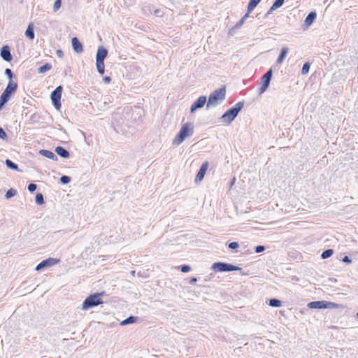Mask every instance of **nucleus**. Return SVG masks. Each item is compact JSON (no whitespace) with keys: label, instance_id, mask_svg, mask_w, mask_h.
Listing matches in <instances>:
<instances>
[{"label":"nucleus","instance_id":"a19ab883","mask_svg":"<svg viewBox=\"0 0 358 358\" xmlns=\"http://www.w3.org/2000/svg\"><path fill=\"white\" fill-rule=\"evenodd\" d=\"M248 14L249 13L247 12V13L245 15V16L240 20V22L238 23L239 25H241L244 22V20L248 16Z\"/></svg>","mask_w":358,"mask_h":358},{"label":"nucleus","instance_id":"37998d69","mask_svg":"<svg viewBox=\"0 0 358 358\" xmlns=\"http://www.w3.org/2000/svg\"><path fill=\"white\" fill-rule=\"evenodd\" d=\"M103 80L106 83H109L110 82L111 79L109 76H106L103 78Z\"/></svg>","mask_w":358,"mask_h":358},{"label":"nucleus","instance_id":"49530a36","mask_svg":"<svg viewBox=\"0 0 358 358\" xmlns=\"http://www.w3.org/2000/svg\"><path fill=\"white\" fill-rule=\"evenodd\" d=\"M196 278H192V279H191V281H190V282H191V283H192V282H196Z\"/></svg>","mask_w":358,"mask_h":358},{"label":"nucleus","instance_id":"412c9836","mask_svg":"<svg viewBox=\"0 0 358 358\" xmlns=\"http://www.w3.org/2000/svg\"><path fill=\"white\" fill-rule=\"evenodd\" d=\"M261 1V0H250L248 5V13H250Z\"/></svg>","mask_w":358,"mask_h":358},{"label":"nucleus","instance_id":"72a5a7b5","mask_svg":"<svg viewBox=\"0 0 358 358\" xmlns=\"http://www.w3.org/2000/svg\"><path fill=\"white\" fill-rule=\"evenodd\" d=\"M60 181L63 184H67L70 182V178L69 176H64L61 177Z\"/></svg>","mask_w":358,"mask_h":358},{"label":"nucleus","instance_id":"20e7f679","mask_svg":"<svg viewBox=\"0 0 358 358\" xmlns=\"http://www.w3.org/2000/svg\"><path fill=\"white\" fill-rule=\"evenodd\" d=\"M243 103L238 102L236 106L228 110L222 116V119L227 123H230L238 115V112L243 108Z\"/></svg>","mask_w":358,"mask_h":358},{"label":"nucleus","instance_id":"c9c22d12","mask_svg":"<svg viewBox=\"0 0 358 358\" xmlns=\"http://www.w3.org/2000/svg\"><path fill=\"white\" fill-rule=\"evenodd\" d=\"M36 185L31 183L28 185V189L29 192H33L36 189Z\"/></svg>","mask_w":358,"mask_h":358},{"label":"nucleus","instance_id":"39448f33","mask_svg":"<svg viewBox=\"0 0 358 358\" xmlns=\"http://www.w3.org/2000/svg\"><path fill=\"white\" fill-rule=\"evenodd\" d=\"M192 133V127H191V124L189 123L185 124L178 136L176 137L174 142L179 145L180 144L186 137L190 136Z\"/></svg>","mask_w":358,"mask_h":358},{"label":"nucleus","instance_id":"473e14b6","mask_svg":"<svg viewBox=\"0 0 358 358\" xmlns=\"http://www.w3.org/2000/svg\"><path fill=\"white\" fill-rule=\"evenodd\" d=\"M10 96L11 95H10L9 94H8V93H6V92L3 91V92L1 95L0 98L3 99L4 101L7 102L8 101L9 98L10 97Z\"/></svg>","mask_w":358,"mask_h":358},{"label":"nucleus","instance_id":"e433bc0d","mask_svg":"<svg viewBox=\"0 0 358 358\" xmlns=\"http://www.w3.org/2000/svg\"><path fill=\"white\" fill-rule=\"evenodd\" d=\"M229 247L231 249H236L238 248V244L236 242H231L229 244Z\"/></svg>","mask_w":358,"mask_h":358},{"label":"nucleus","instance_id":"a878e982","mask_svg":"<svg viewBox=\"0 0 358 358\" xmlns=\"http://www.w3.org/2000/svg\"><path fill=\"white\" fill-rule=\"evenodd\" d=\"M333 252H334V251L331 249L326 250L325 251H324L322 253L321 257L322 259H327V258L331 257L333 255Z\"/></svg>","mask_w":358,"mask_h":358},{"label":"nucleus","instance_id":"8fccbe9b","mask_svg":"<svg viewBox=\"0 0 358 358\" xmlns=\"http://www.w3.org/2000/svg\"><path fill=\"white\" fill-rule=\"evenodd\" d=\"M357 316H358V313H357Z\"/></svg>","mask_w":358,"mask_h":358},{"label":"nucleus","instance_id":"f3484780","mask_svg":"<svg viewBox=\"0 0 358 358\" xmlns=\"http://www.w3.org/2000/svg\"><path fill=\"white\" fill-rule=\"evenodd\" d=\"M55 152H57V155H59V156H61L64 158H67L69 157V152L63 148L62 147H60V146L57 147L55 149Z\"/></svg>","mask_w":358,"mask_h":358},{"label":"nucleus","instance_id":"4c0bfd02","mask_svg":"<svg viewBox=\"0 0 358 358\" xmlns=\"http://www.w3.org/2000/svg\"><path fill=\"white\" fill-rule=\"evenodd\" d=\"M6 137H7V135H6V132L1 127H0V138L2 139H4Z\"/></svg>","mask_w":358,"mask_h":358},{"label":"nucleus","instance_id":"393cba45","mask_svg":"<svg viewBox=\"0 0 358 358\" xmlns=\"http://www.w3.org/2000/svg\"><path fill=\"white\" fill-rule=\"evenodd\" d=\"M284 1L285 0H275V1L273 3L272 6L271 7L270 10H275L276 8L280 7L283 4Z\"/></svg>","mask_w":358,"mask_h":358},{"label":"nucleus","instance_id":"423d86ee","mask_svg":"<svg viewBox=\"0 0 358 358\" xmlns=\"http://www.w3.org/2000/svg\"><path fill=\"white\" fill-rule=\"evenodd\" d=\"M272 76V70L267 71L261 78L259 94L264 93L268 88Z\"/></svg>","mask_w":358,"mask_h":358},{"label":"nucleus","instance_id":"79ce46f5","mask_svg":"<svg viewBox=\"0 0 358 358\" xmlns=\"http://www.w3.org/2000/svg\"><path fill=\"white\" fill-rule=\"evenodd\" d=\"M343 262H346V263H350L351 260H350V259L348 256H345L343 258Z\"/></svg>","mask_w":358,"mask_h":358},{"label":"nucleus","instance_id":"f03ea898","mask_svg":"<svg viewBox=\"0 0 358 358\" xmlns=\"http://www.w3.org/2000/svg\"><path fill=\"white\" fill-rule=\"evenodd\" d=\"M101 294L100 293L90 295L83 303L82 308L87 310L90 308L102 304L103 301L101 298Z\"/></svg>","mask_w":358,"mask_h":358},{"label":"nucleus","instance_id":"9d476101","mask_svg":"<svg viewBox=\"0 0 358 358\" xmlns=\"http://www.w3.org/2000/svg\"><path fill=\"white\" fill-rule=\"evenodd\" d=\"M59 262V260L53 259V258H49L45 260L42 261L36 268V271H39L43 268L53 266Z\"/></svg>","mask_w":358,"mask_h":358},{"label":"nucleus","instance_id":"09e8293b","mask_svg":"<svg viewBox=\"0 0 358 358\" xmlns=\"http://www.w3.org/2000/svg\"><path fill=\"white\" fill-rule=\"evenodd\" d=\"M1 108V107H0V109Z\"/></svg>","mask_w":358,"mask_h":358},{"label":"nucleus","instance_id":"bb28decb","mask_svg":"<svg viewBox=\"0 0 358 358\" xmlns=\"http://www.w3.org/2000/svg\"><path fill=\"white\" fill-rule=\"evenodd\" d=\"M136 317L131 316V317L127 318L126 320H123L122 322H121V325H126L128 324H131V323L136 322Z\"/></svg>","mask_w":358,"mask_h":358},{"label":"nucleus","instance_id":"dca6fc26","mask_svg":"<svg viewBox=\"0 0 358 358\" xmlns=\"http://www.w3.org/2000/svg\"><path fill=\"white\" fill-rule=\"evenodd\" d=\"M316 13L315 12H311L310 13L308 16L306 17L305 20V24L306 26H310L315 20L316 18Z\"/></svg>","mask_w":358,"mask_h":358},{"label":"nucleus","instance_id":"b1692460","mask_svg":"<svg viewBox=\"0 0 358 358\" xmlns=\"http://www.w3.org/2000/svg\"><path fill=\"white\" fill-rule=\"evenodd\" d=\"M269 305L273 307H280L282 305V303L280 300L276 299H272L269 301Z\"/></svg>","mask_w":358,"mask_h":358},{"label":"nucleus","instance_id":"0eeeda50","mask_svg":"<svg viewBox=\"0 0 358 358\" xmlns=\"http://www.w3.org/2000/svg\"><path fill=\"white\" fill-rule=\"evenodd\" d=\"M212 267L215 271H233L238 269L236 266L223 262L215 263Z\"/></svg>","mask_w":358,"mask_h":358},{"label":"nucleus","instance_id":"ea45409f","mask_svg":"<svg viewBox=\"0 0 358 358\" xmlns=\"http://www.w3.org/2000/svg\"><path fill=\"white\" fill-rule=\"evenodd\" d=\"M264 246L259 245V246H257L256 248L255 251H256V252L259 253V252H261L264 251Z\"/></svg>","mask_w":358,"mask_h":358},{"label":"nucleus","instance_id":"ddd939ff","mask_svg":"<svg viewBox=\"0 0 358 358\" xmlns=\"http://www.w3.org/2000/svg\"><path fill=\"white\" fill-rule=\"evenodd\" d=\"M1 56L6 62H10L12 60V56L8 46H4L2 48L1 51Z\"/></svg>","mask_w":358,"mask_h":358},{"label":"nucleus","instance_id":"a211bd4d","mask_svg":"<svg viewBox=\"0 0 358 358\" xmlns=\"http://www.w3.org/2000/svg\"><path fill=\"white\" fill-rule=\"evenodd\" d=\"M40 153L48 159H51L53 160H56L57 159V156L52 152H51L50 150H41L40 151Z\"/></svg>","mask_w":358,"mask_h":358},{"label":"nucleus","instance_id":"9b49d317","mask_svg":"<svg viewBox=\"0 0 358 358\" xmlns=\"http://www.w3.org/2000/svg\"><path fill=\"white\" fill-rule=\"evenodd\" d=\"M206 102V97L201 96L194 101L191 106V112H194L195 110L199 108H202Z\"/></svg>","mask_w":358,"mask_h":358},{"label":"nucleus","instance_id":"7c9ffc66","mask_svg":"<svg viewBox=\"0 0 358 358\" xmlns=\"http://www.w3.org/2000/svg\"><path fill=\"white\" fill-rule=\"evenodd\" d=\"M61 4H62V1L61 0H56L55 3H54V6H53V10L55 12L57 11L60 7H61Z\"/></svg>","mask_w":358,"mask_h":358},{"label":"nucleus","instance_id":"1a4fd4ad","mask_svg":"<svg viewBox=\"0 0 358 358\" xmlns=\"http://www.w3.org/2000/svg\"><path fill=\"white\" fill-rule=\"evenodd\" d=\"M208 168V162H203L202 164L197 175L195 177L196 182H199L203 179V177L206 174V172Z\"/></svg>","mask_w":358,"mask_h":358},{"label":"nucleus","instance_id":"c85d7f7f","mask_svg":"<svg viewBox=\"0 0 358 358\" xmlns=\"http://www.w3.org/2000/svg\"><path fill=\"white\" fill-rule=\"evenodd\" d=\"M36 201L38 204L41 205L44 203L43 194L38 193L36 196Z\"/></svg>","mask_w":358,"mask_h":358},{"label":"nucleus","instance_id":"f8f14e48","mask_svg":"<svg viewBox=\"0 0 358 358\" xmlns=\"http://www.w3.org/2000/svg\"><path fill=\"white\" fill-rule=\"evenodd\" d=\"M72 46L75 52L80 53L83 51V47L81 43L76 37H73L71 40Z\"/></svg>","mask_w":358,"mask_h":358},{"label":"nucleus","instance_id":"de8ad7c7","mask_svg":"<svg viewBox=\"0 0 358 358\" xmlns=\"http://www.w3.org/2000/svg\"><path fill=\"white\" fill-rule=\"evenodd\" d=\"M234 182H235V178H234L233 180H232L231 185L234 183Z\"/></svg>","mask_w":358,"mask_h":358},{"label":"nucleus","instance_id":"a18cd8bd","mask_svg":"<svg viewBox=\"0 0 358 358\" xmlns=\"http://www.w3.org/2000/svg\"><path fill=\"white\" fill-rule=\"evenodd\" d=\"M6 102L4 101L3 99H2L1 98H0V107L2 108V106L6 103Z\"/></svg>","mask_w":358,"mask_h":358},{"label":"nucleus","instance_id":"58836bf2","mask_svg":"<svg viewBox=\"0 0 358 358\" xmlns=\"http://www.w3.org/2000/svg\"><path fill=\"white\" fill-rule=\"evenodd\" d=\"M5 73L8 76V78L11 80L13 77V73L10 69H6L5 71Z\"/></svg>","mask_w":358,"mask_h":358},{"label":"nucleus","instance_id":"6ab92c4d","mask_svg":"<svg viewBox=\"0 0 358 358\" xmlns=\"http://www.w3.org/2000/svg\"><path fill=\"white\" fill-rule=\"evenodd\" d=\"M288 51H289V49L287 47H284V48H282L281 53H280V55L278 57V60H277L278 64H281L283 62V60H284L285 57H286Z\"/></svg>","mask_w":358,"mask_h":358},{"label":"nucleus","instance_id":"f257e3e1","mask_svg":"<svg viewBox=\"0 0 358 358\" xmlns=\"http://www.w3.org/2000/svg\"><path fill=\"white\" fill-rule=\"evenodd\" d=\"M226 90L224 87L220 88L212 92L208 98L207 107L215 106L219 101H222L225 97Z\"/></svg>","mask_w":358,"mask_h":358},{"label":"nucleus","instance_id":"6e6552de","mask_svg":"<svg viewBox=\"0 0 358 358\" xmlns=\"http://www.w3.org/2000/svg\"><path fill=\"white\" fill-rule=\"evenodd\" d=\"M62 87L58 86L51 94V99L57 109L61 107L60 99L62 96Z\"/></svg>","mask_w":358,"mask_h":358},{"label":"nucleus","instance_id":"4468645a","mask_svg":"<svg viewBox=\"0 0 358 358\" xmlns=\"http://www.w3.org/2000/svg\"><path fill=\"white\" fill-rule=\"evenodd\" d=\"M17 89V84L13 80H10L4 92L9 94L10 95H12L16 92Z\"/></svg>","mask_w":358,"mask_h":358},{"label":"nucleus","instance_id":"4be33fe9","mask_svg":"<svg viewBox=\"0 0 358 358\" xmlns=\"http://www.w3.org/2000/svg\"><path fill=\"white\" fill-rule=\"evenodd\" d=\"M96 68L98 72L103 75L104 73V61L96 60Z\"/></svg>","mask_w":358,"mask_h":358},{"label":"nucleus","instance_id":"f704fd0d","mask_svg":"<svg viewBox=\"0 0 358 358\" xmlns=\"http://www.w3.org/2000/svg\"><path fill=\"white\" fill-rule=\"evenodd\" d=\"M190 270H191V268L188 265H183L181 266V271L182 273L189 272Z\"/></svg>","mask_w":358,"mask_h":358},{"label":"nucleus","instance_id":"2f4dec72","mask_svg":"<svg viewBox=\"0 0 358 358\" xmlns=\"http://www.w3.org/2000/svg\"><path fill=\"white\" fill-rule=\"evenodd\" d=\"M309 69H310V64H309V63H308V62H307V63H305V64H303V67H302V70H301L302 73H303V74H306V73L308 72Z\"/></svg>","mask_w":358,"mask_h":358},{"label":"nucleus","instance_id":"c756f323","mask_svg":"<svg viewBox=\"0 0 358 358\" xmlns=\"http://www.w3.org/2000/svg\"><path fill=\"white\" fill-rule=\"evenodd\" d=\"M15 194H16V190L13 189H10L9 190L7 191V192L6 194V197L7 199H9V198L15 196Z\"/></svg>","mask_w":358,"mask_h":358},{"label":"nucleus","instance_id":"cd10ccee","mask_svg":"<svg viewBox=\"0 0 358 358\" xmlns=\"http://www.w3.org/2000/svg\"><path fill=\"white\" fill-rule=\"evenodd\" d=\"M6 164L7 165V166L11 169H13V170H17V164H14L13 162H11L10 160L9 159H7L6 161Z\"/></svg>","mask_w":358,"mask_h":358},{"label":"nucleus","instance_id":"5701e85b","mask_svg":"<svg viewBox=\"0 0 358 358\" xmlns=\"http://www.w3.org/2000/svg\"><path fill=\"white\" fill-rule=\"evenodd\" d=\"M52 69V65L49 63H46L43 66H41L38 71L39 73H43L48 71H50Z\"/></svg>","mask_w":358,"mask_h":358},{"label":"nucleus","instance_id":"2eb2a0df","mask_svg":"<svg viewBox=\"0 0 358 358\" xmlns=\"http://www.w3.org/2000/svg\"><path fill=\"white\" fill-rule=\"evenodd\" d=\"M108 54L107 50L104 48H99L96 54V60L104 61Z\"/></svg>","mask_w":358,"mask_h":358},{"label":"nucleus","instance_id":"aec40b11","mask_svg":"<svg viewBox=\"0 0 358 358\" xmlns=\"http://www.w3.org/2000/svg\"><path fill=\"white\" fill-rule=\"evenodd\" d=\"M25 35L27 38H29L31 40H33L34 38V30H33L32 24H30L28 26V27L25 31Z\"/></svg>","mask_w":358,"mask_h":358},{"label":"nucleus","instance_id":"7ed1b4c3","mask_svg":"<svg viewBox=\"0 0 358 358\" xmlns=\"http://www.w3.org/2000/svg\"><path fill=\"white\" fill-rule=\"evenodd\" d=\"M308 307L315 309L339 308L342 306L334 302L327 301H312L308 304Z\"/></svg>","mask_w":358,"mask_h":358},{"label":"nucleus","instance_id":"c03bdc74","mask_svg":"<svg viewBox=\"0 0 358 358\" xmlns=\"http://www.w3.org/2000/svg\"><path fill=\"white\" fill-rule=\"evenodd\" d=\"M57 54L59 57H62L63 56V52L61 50H58L57 51Z\"/></svg>","mask_w":358,"mask_h":358}]
</instances>
